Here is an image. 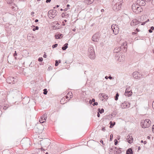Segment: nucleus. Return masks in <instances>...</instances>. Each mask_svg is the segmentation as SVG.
Returning <instances> with one entry per match:
<instances>
[{
  "mask_svg": "<svg viewBox=\"0 0 154 154\" xmlns=\"http://www.w3.org/2000/svg\"><path fill=\"white\" fill-rule=\"evenodd\" d=\"M114 144L115 145H116L118 143V141L116 139H115L114 140Z\"/></svg>",
  "mask_w": 154,
  "mask_h": 154,
  "instance_id": "nucleus-41",
  "label": "nucleus"
},
{
  "mask_svg": "<svg viewBox=\"0 0 154 154\" xmlns=\"http://www.w3.org/2000/svg\"><path fill=\"white\" fill-rule=\"evenodd\" d=\"M130 103L128 102L125 101L122 103L121 105V107L122 109H125L130 107Z\"/></svg>",
  "mask_w": 154,
  "mask_h": 154,
  "instance_id": "nucleus-9",
  "label": "nucleus"
},
{
  "mask_svg": "<svg viewBox=\"0 0 154 154\" xmlns=\"http://www.w3.org/2000/svg\"><path fill=\"white\" fill-rule=\"evenodd\" d=\"M47 117L46 115L44 114L43 116H42L41 117L40 119L39 122L41 123H43L45 121L46 119H47Z\"/></svg>",
  "mask_w": 154,
  "mask_h": 154,
  "instance_id": "nucleus-14",
  "label": "nucleus"
},
{
  "mask_svg": "<svg viewBox=\"0 0 154 154\" xmlns=\"http://www.w3.org/2000/svg\"><path fill=\"white\" fill-rule=\"evenodd\" d=\"M58 45V44H55L54 45H52V47L53 48H55Z\"/></svg>",
  "mask_w": 154,
  "mask_h": 154,
  "instance_id": "nucleus-40",
  "label": "nucleus"
},
{
  "mask_svg": "<svg viewBox=\"0 0 154 154\" xmlns=\"http://www.w3.org/2000/svg\"><path fill=\"white\" fill-rule=\"evenodd\" d=\"M109 124L110 125L109 126V128H112L114 126L113 122L112 121H110L109 122Z\"/></svg>",
  "mask_w": 154,
  "mask_h": 154,
  "instance_id": "nucleus-32",
  "label": "nucleus"
},
{
  "mask_svg": "<svg viewBox=\"0 0 154 154\" xmlns=\"http://www.w3.org/2000/svg\"><path fill=\"white\" fill-rule=\"evenodd\" d=\"M88 56L91 59H94L95 57V52H88Z\"/></svg>",
  "mask_w": 154,
  "mask_h": 154,
  "instance_id": "nucleus-13",
  "label": "nucleus"
},
{
  "mask_svg": "<svg viewBox=\"0 0 154 154\" xmlns=\"http://www.w3.org/2000/svg\"><path fill=\"white\" fill-rule=\"evenodd\" d=\"M71 94L72 95V93H71H71H70V92H69V93H68L67 94V95H69V96H70V95H71Z\"/></svg>",
  "mask_w": 154,
  "mask_h": 154,
  "instance_id": "nucleus-55",
  "label": "nucleus"
},
{
  "mask_svg": "<svg viewBox=\"0 0 154 154\" xmlns=\"http://www.w3.org/2000/svg\"><path fill=\"white\" fill-rule=\"evenodd\" d=\"M43 57L44 58H46V57H47V55H46V54H44L43 55Z\"/></svg>",
  "mask_w": 154,
  "mask_h": 154,
  "instance_id": "nucleus-58",
  "label": "nucleus"
},
{
  "mask_svg": "<svg viewBox=\"0 0 154 154\" xmlns=\"http://www.w3.org/2000/svg\"><path fill=\"white\" fill-rule=\"evenodd\" d=\"M59 7V5H56V6L54 7V8L55 9L56 8Z\"/></svg>",
  "mask_w": 154,
  "mask_h": 154,
  "instance_id": "nucleus-51",
  "label": "nucleus"
},
{
  "mask_svg": "<svg viewBox=\"0 0 154 154\" xmlns=\"http://www.w3.org/2000/svg\"><path fill=\"white\" fill-rule=\"evenodd\" d=\"M119 97V94L118 93L116 94L115 97V99L116 100H117L118 99V97Z\"/></svg>",
  "mask_w": 154,
  "mask_h": 154,
  "instance_id": "nucleus-31",
  "label": "nucleus"
},
{
  "mask_svg": "<svg viewBox=\"0 0 154 154\" xmlns=\"http://www.w3.org/2000/svg\"><path fill=\"white\" fill-rule=\"evenodd\" d=\"M136 3L138 6L144 5V1L143 0H137Z\"/></svg>",
  "mask_w": 154,
  "mask_h": 154,
  "instance_id": "nucleus-15",
  "label": "nucleus"
},
{
  "mask_svg": "<svg viewBox=\"0 0 154 154\" xmlns=\"http://www.w3.org/2000/svg\"><path fill=\"white\" fill-rule=\"evenodd\" d=\"M130 88H126L125 90V95H128V94L127 93L128 91H130Z\"/></svg>",
  "mask_w": 154,
  "mask_h": 154,
  "instance_id": "nucleus-28",
  "label": "nucleus"
},
{
  "mask_svg": "<svg viewBox=\"0 0 154 154\" xmlns=\"http://www.w3.org/2000/svg\"><path fill=\"white\" fill-rule=\"evenodd\" d=\"M93 102H92V101L91 100H90L89 101V103L91 104H93Z\"/></svg>",
  "mask_w": 154,
  "mask_h": 154,
  "instance_id": "nucleus-47",
  "label": "nucleus"
},
{
  "mask_svg": "<svg viewBox=\"0 0 154 154\" xmlns=\"http://www.w3.org/2000/svg\"><path fill=\"white\" fill-rule=\"evenodd\" d=\"M104 112V110L103 108L100 109L99 108L98 109V113L102 114Z\"/></svg>",
  "mask_w": 154,
  "mask_h": 154,
  "instance_id": "nucleus-25",
  "label": "nucleus"
},
{
  "mask_svg": "<svg viewBox=\"0 0 154 154\" xmlns=\"http://www.w3.org/2000/svg\"><path fill=\"white\" fill-rule=\"evenodd\" d=\"M43 59L42 57H39L38 59V61L39 62H42L43 61Z\"/></svg>",
  "mask_w": 154,
  "mask_h": 154,
  "instance_id": "nucleus-43",
  "label": "nucleus"
},
{
  "mask_svg": "<svg viewBox=\"0 0 154 154\" xmlns=\"http://www.w3.org/2000/svg\"><path fill=\"white\" fill-rule=\"evenodd\" d=\"M100 113L97 112V116L98 117H100Z\"/></svg>",
  "mask_w": 154,
  "mask_h": 154,
  "instance_id": "nucleus-57",
  "label": "nucleus"
},
{
  "mask_svg": "<svg viewBox=\"0 0 154 154\" xmlns=\"http://www.w3.org/2000/svg\"><path fill=\"white\" fill-rule=\"evenodd\" d=\"M53 12V9L50 10L48 12V15H50V14L52 15V13Z\"/></svg>",
  "mask_w": 154,
  "mask_h": 154,
  "instance_id": "nucleus-37",
  "label": "nucleus"
},
{
  "mask_svg": "<svg viewBox=\"0 0 154 154\" xmlns=\"http://www.w3.org/2000/svg\"><path fill=\"white\" fill-rule=\"evenodd\" d=\"M111 29L113 33L115 35H117L119 32V28L118 26L116 24H112L111 26Z\"/></svg>",
  "mask_w": 154,
  "mask_h": 154,
  "instance_id": "nucleus-4",
  "label": "nucleus"
},
{
  "mask_svg": "<svg viewBox=\"0 0 154 154\" xmlns=\"http://www.w3.org/2000/svg\"><path fill=\"white\" fill-rule=\"evenodd\" d=\"M94 52V49L92 45L91 46L88 48V52Z\"/></svg>",
  "mask_w": 154,
  "mask_h": 154,
  "instance_id": "nucleus-24",
  "label": "nucleus"
},
{
  "mask_svg": "<svg viewBox=\"0 0 154 154\" xmlns=\"http://www.w3.org/2000/svg\"><path fill=\"white\" fill-rule=\"evenodd\" d=\"M108 78L110 79H113V78L112 77H111V76H109Z\"/></svg>",
  "mask_w": 154,
  "mask_h": 154,
  "instance_id": "nucleus-53",
  "label": "nucleus"
},
{
  "mask_svg": "<svg viewBox=\"0 0 154 154\" xmlns=\"http://www.w3.org/2000/svg\"><path fill=\"white\" fill-rule=\"evenodd\" d=\"M123 3V0H113L112 4L113 10L115 11L120 10Z\"/></svg>",
  "mask_w": 154,
  "mask_h": 154,
  "instance_id": "nucleus-1",
  "label": "nucleus"
},
{
  "mask_svg": "<svg viewBox=\"0 0 154 154\" xmlns=\"http://www.w3.org/2000/svg\"><path fill=\"white\" fill-rule=\"evenodd\" d=\"M132 76L134 78L140 79L142 78V75L139 74L138 72H134L132 74Z\"/></svg>",
  "mask_w": 154,
  "mask_h": 154,
  "instance_id": "nucleus-7",
  "label": "nucleus"
},
{
  "mask_svg": "<svg viewBox=\"0 0 154 154\" xmlns=\"http://www.w3.org/2000/svg\"><path fill=\"white\" fill-rule=\"evenodd\" d=\"M57 14V11L53 9V12L52 13V16H50V17H52V18H54L55 16H56Z\"/></svg>",
  "mask_w": 154,
  "mask_h": 154,
  "instance_id": "nucleus-20",
  "label": "nucleus"
},
{
  "mask_svg": "<svg viewBox=\"0 0 154 154\" xmlns=\"http://www.w3.org/2000/svg\"><path fill=\"white\" fill-rule=\"evenodd\" d=\"M140 31V30L138 28H137L135 30V32H139Z\"/></svg>",
  "mask_w": 154,
  "mask_h": 154,
  "instance_id": "nucleus-54",
  "label": "nucleus"
},
{
  "mask_svg": "<svg viewBox=\"0 0 154 154\" xmlns=\"http://www.w3.org/2000/svg\"><path fill=\"white\" fill-rule=\"evenodd\" d=\"M38 19H35V23H37L38 22Z\"/></svg>",
  "mask_w": 154,
  "mask_h": 154,
  "instance_id": "nucleus-61",
  "label": "nucleus"
},
{
  "mask_svg": "<svg viewBox=\"0 0 154 154\" xmlns=\"http://www.w3.org/2000/svg\"><path fill=\"white\" fill-rule=\"evenodd\" d=\"M59 64V63L57 60H56L55 62V66H58Z\"/></svg>",
  "mask_w": 154,
  "mask_h": 154,
  "instance_id": "nucleus-39",
  "label": "nucleus"
},
{
  "mask_svg": "<svg viewBox=\"0 0 154 154\" xmlns=\"http://www.w3.org/2000/svg\"><path fill=\"white\" fill-rule=\"evenodd\" d=\"M9 107V106H8L7 105H5L4 106H2V107L3 108V109L4 110H6Z\"/></svg>",
  "mask_w": 154,
  "mask_h": 154,
  "instance_id": "nucleus-35",
  "label": "nucleus"
},
{
  "mask_svg": "<svg viewBox=\"0 0 154 154\" xmlns=\"http://www.w3.org/2000/svg\"><path fill=\"white\" fill-rule=\"evenodd\" d=\"M7 82L9 84H14L17 81V79L13 77H9L6 80Z\"/></svg>",
  "mask_w": 154,
  "mask_h": 154,
  "instance_id": "nucleus-6",
  "label": "nucleus"
},
{
  "mask_svg": "<svg viewBox=\"0 0 154 154\" xmlns=\"http://www.w3.org/2000/svg\"><path fill=\"white\" fill-rule=\"evenodd\" d=\"M104 99H105V100H107L108 98V96L106 95V94L103 93H100L99 94Z\"/></svg>",
  "mask_w": 154,
  "mask_h": 154,
  "instance_id": "nucleus-19",
  "label": "nucleus"
},
{
  "mask_svg": "<svg viewBox=\"0 0 154 154\" xmlns=\"http://www.w3.org/2000/svg\"><path fill=\"white\" fill-rule=\"evenodd\" d=\"M100 142L101 143H102V144L103 145H105V144L103 143V140H100Z\"/></svg>",
  "mask_w": 154,
  "mask_h": 154,
  "instance_id": "nucleus-48",
  "label": "nucleus"
},
{
  "mask_svg": "<svg viewBox=\"0 0 154 154\" xmlns=\"http://www.w3.org/2000/svg\"><path fill=\"white\" fill-rule=\"evenodd\" d=\"M141 23L140 22L136 19H134L131 23V25L132 26H134L140 24Z\"/></svg>",
  "mask_w": 154,
  "mask_h": 154,
  "instance_id": "nucleus-12",
  "label": "nucleus"
},
{
  "mask_svg": "<svg viewBox=\"0 0 154 154\" xmlns=\"http://www.w3.org/2000/svg\"><path fill=\"white\" fill-rule=\"evenodd\" d=\"M151 123V121L149 119L142 120L141 122V125L142 128H148Z\"/></svg>",
  "mask_w": 154,
  "mask_h": 154,
  "instance_id": "nucleus-2",
  "label": "nucleus"
},
{
  "mask_svg": "<svg viewBox=\"0 0 154 154\" xmlns=\"http://www.w3.org/2000/svg\"><path fill=\"white\" fill-rule=\"evenodd\" d=\"M68 44L67 43H65L62 47V49L63 50H66L68 48Z\"/></svg>",
  "mask_w": 154,
  "mask_h": 154,
  "instance_id": "nucleus-23",
  "label": "nucleus"
},
{
  "mask_svg": "<svg viewBox=\"0 0 154 154\" xmlns=\"http://www.w3.org/2000/svg\"><path fill=\"white\" fill-rule=\"evenodd\" d=\"M132 8L133 10H137L140 12H141L142 11V9L140 8V7H138V5H135L134 4L132 5Z\"/></svg>",
  "mask_w": 154,
  "mask_h": 154,
  "instance_id": "nucleus-10",
  "label": "nucleus"
},
{
  "mask_svg": "<svg viewBox=\"0 0 154 154\" xmlns=\"http://www.w3.org/2000/svg\"><path fill=\"white\" fill-rule=\"evenodd\" d=\"M12 92L13 94H15L16 93H18V94L20 95L21 93L20 92V90H17L16 89H13Z\"/></svg>",
  "mask_w": 154,
  "mask_h": 154,
  "instance_id": "nucleus-22",
  "label": "nucleus"
},
{
  "mask_svg": "<svg viewBox=\"0 0 154 154\" xmlns=\"http://www.w3.org/2000/svg\"><path fill=\"white\" fill-rule=\"evenodd\" d=\"M34 12L33 11H32L31 13V15L32 16H34Z\"/></svg>",
  "mask_w": 154,
  "mask_h": 154,
  "instance_id": "nucleus-49",
  "label": "nucleus"
},
{
  "mask_svg": "<svg viewBox=\"0 0 154 154\" xmlns=\"http://www.w3.org/2000/svg\"><path fill=\"white\" fill-rule=\"evenodd\" d=\"M63 36V35L62 34L60 33H57L55 35V37L57 39H60L62 38Z\"/></svg>",
  "mask_w": 154,
  "mask_h": 154,
  "instance_id": "nucleus-16",
  "label": "nucleus"
},
{
  "mask_svg": "<svg viewBox=\"0 0 154 154\" xmlns=\"http://www.w3.org/2000/svg\"><path fill=\"white\" fill-rule=\"evenodd\" d=\"M91 100L92 101V102H93V103L94 102H95V100L94 98H93Z\"/></svg>",
  "mask_w": 154,
  "mask_h": 154,
  "instance_id": "nucleus-59",
  "label": "nucleus"
},
{
  "mask_svg": "<svg viewBox=\"0 0 154 154\" xmlns=\"http://www.w3.org/2000/svg\"><path fill=\"white\" fill-rule=\"evenodd\" d=\"M51 0H46V3H49L51 2Z\"/></svg>",
  "mask_w": 154,
  "mask_h": 154,
  "instance_id": "nucleus-50",
  "label": "nucleus"
},
{
  "mask_svg": "<svg viewBox=\"0 0 154 154\" xmlns=\"http://www.w3.org/2000/svg\"><path fill=\"white\" fill-rule=\"evenodd\" d=\"M17 53L16 51H14V54H13V56L14 57H15V59H17V57H16V56H17Z\"/></svg>",
  "mask_w": 154,
  "mask_h": 154,
  "instance_id": "nucleus-38",
  "label": "nucleus"
},
{
  "mask_svg": "<svg viewBox=\"0 0 154 154\" xmlns=\"http://www.w3.org/2000/svg\"><path fill=\"white\" fill-rule=\"evenodd\" d=\"M140 21L141 22V25H144L146 23L149 21L148 16L146 15H143L141 16Z\"/></svg>",
  "mask_w": 154,
  "mask_h": 154,
  "instance_id": "nucleus-3",
  "label": "nucleus"
},
{
  "mask_svg": "<svg viewBox=\"0 0 154 154\" xmlns=\"http://www.w3.org/2000/svg\"><path fill=\"white\" fill-rule=\"evenodd\" d=\"M39 28L38 26H35L34 28L32 29V30L34 31H35L36 30H38V29Z\"/></svg>",
  "mask_w": 154,
  "mask_h": 154,
  "instance_id": "nucleus-36",
  "label": "nucleus"
},
{
  "mask_svg": "<svg viewBox=\"0 0 154 154\" xmlns=\"http://www.w3.org/2000/svg\"><path fill=\"white\" fill-rule=\"evenodd\" d=\"M10 15L9 13H5L3 17V20L5 22H6L8 19V17Z\"/></svg>",
  "mask_w": 154,
  "mask_h": 154,
  "instance_id": "nucleus-17",
  "label": "nucleus"
},
{
  "mask_svg": "<svg viewBox=\"0 0 154 154\" xmlns=\"http://www.w3.org/2000/svg\"><path fill=\"white\" fill-rule=\"evenodd\" d=\"M100 36V35L99 33H96L92 36V40L93 42H97L99 41Z\"/></svg>",
  "mask_w": 154,
  "mask_h": 154,
  "instance_id": "nucleus-5",
  "label": "nucleus"
},
{
  "mask_svg": "<svg viewBox=\"0 0 154 154\" xmlns=\"http://www.w3.org/2000/svg\"><path fill=\"white\" fill-rule=\"evenodd\" d=\"M124 50L126 49V47L121 46L119 47H116L114 50L113 52L114 53H119L120 51H122L123 49Z\"/></svg>",
  "mask_w": 154,
  "mask_h": 154,
  "instance_id": "nucleus-8",
  "label": "nucleus"
},
{
  "mask_svg": "<svg viewBox=\"0 0 154 154\" xmlns=\"http://www.w3.org/2000/svg\"><path fill=\"white\" fill-rule=\"evenodd\" d=\"M126 139L127 141L130 144L133 143V138L132 136H130V134L128 135L126 137Z\"/></svg>",
  "mask_w": 154,
  "mask_h": 154,
  "instance_id": "nucleus-11",
  "label": "nucleus"
},
{
  "mask_svg": "<svg viewBox=\"0 0 154 154\" xmlns=\"http://www.w3.org/2000/svg\"><path fill=\"white\" fill-rule=\"evenodd\" d=\"M128 95H125V96H128V97H130L131 96L132 94V92L131 90H130V91H128L127 92Z\"/></svg>",
  "mask_w": 154,
  "mask_h": 154,
  "instance_id": "nucleus-27",
  "label": "nucleus"
},
{
  "mask_svg": "<svg viewBox=\"0 0 154 154\" xmlns=\"http://www.w3.org/2000/svg\"><path fill=\"white\" fill-rule=\"evenodd\" d=\"M59 24L58 23H56V24L55 25H56V26H58L59 25Z\"/></svg>",
  "mask_w": 154,
  "mask_h": 154,
  "instance_id": "nucleus-62",
  "label": "nucleus"
},
{
  "mask_svg": "<svg viewBox=\"0 0 154 154\" xmlns=\"http://www.w3.org/2000/svg\"><path fill=\"white\" fill-rule=\"evenodd\" d=\"M68 9V8H66L64 10L65 11H67Z\"/></svg>",
  "mask_w": 154,
  "mask_h": 154,
  "instance_id": "nucleus-63",
  "label": "nucleus"
},
{
  "mask_svg": "<svg viewBox=\"0 0 154 154\" xmlns=\"http://www.w3.org/2000/svg\"><path fill=\"white\" fill-rule=\"evenodd\" d=\"M34 38L33 36H28V39L30 41L31 38Z\"/></svg>",
  "mask_w": 154,
  "mask_h": 154,
  "instance_id": "nucleus-42",
  "label": "nucleus"
},
{
  "mask_svg": "<svg viewBox=\"0 0 154 154\" xmlns=\"http://www.w3.org/2000/svg\"><path fill=\"white\" fill-rule=\"evenodd\" d=\"M102 130L103 131H105L106 130H105V127H103L102 128Z\"/></svg>",
  "mask_w": 154,
  "mask_h": 154,
  "instance_id": "nucleus-46",
  "label": "nucleus"
},
{
  "mask_svg": "<svg viewBox=\"0 0 154 154\" xmlns=\"http://www.w3.org/2000/svg\"><path fill=\"white\" fill-rule=\"evenodd\" d=\"M152 132L154 133V124L152 128Z\"/></svg>",
  "mask_w": 154,
  "mask_h": 154,
  "instance_id": "nucleus-52",
  "label": "nucleus"
},
{
  "mask_svg": "<svg viewBox=\"0 0 154 154\" xmlns=\"http://www.w3.org/2000/svg\"><path fill=\"white\" fill-rule=\"evenodd\" d=\"M137 32H133L132 33V35H135V34H137Z\"/></svg>",
  "mask_w": 154,
  "mask_h": 154,
  "instance_id": "nucleus-60",
  "label": "nucleus"
},
{
  "mask_svg": "<svg viewBox=\"0 0 154 154\" xmlns=\"http://www.w3.org/2000/svg\"><path fill=\"white\" fill-rule=\"evenodd\" d=\"M92 105L93 106H97L98 105V103L97 102H94V103L92 104Z\"/></svg>",
  "mask_w": 154,
  "mask_h": 154,
  "instance_id": "nucleus-44",
  "label": "nucleus"
},
{
  "mask_svg": "<svg viewBox=\"0 0 154 154\" xmlns=\"http://www.w3.org/2000/svg\"><path fill=\"white\" fill-rule=\"evenodd\" d=\"M133 152L131 148H128L126 151V154H133Z\"/></svg>",
  "mask_w": 154,
  "mask_h": 154,
  "instance_id": "nucleus-21",
  "label": "nucleus"
},
{
  "mask_svg": "<svg viewBox=\"0 0 154 154\" xmlns=\"http://www.w3.org/2000/svg\"><path fill=\"white\" fill-rule=\"evenodd\" d=\"M105 79H108L109 77H108L107 76H106L105 77Z\"/></svg>",
  "mask_w": 154,
  "mask_h": 154,
  "instance_id": "nucleus-64",
  "label": "nucleus"
},
{
  "mask_svg": "<svg viewBox=\"0 0 154 154\" xmlns=\"http://www.w3.org/2000/svg\"><path fill=\"white\" fill-rule=\"evenodd\" d=\"M121 148H119V149H118L117 151H114L115 153L116 154H119L121 153L122 152L121 149Z\"/></svg>",
  "mask_w": 154,
  "mask_h": 154,
  "instance_id": "nucleus-26",
  "label": "nucleus"
},
{
  "mask_svg": "<svg viewBox=\"0 0 154 154\" xmlns=\"http://www.w3.org/2000/svg\"><path fill=\"white\" fill-rule=\"evenodd\" d=\"M8 3L11 4L13 2L14 0H6Z\"/></svg>",
  "mask_w": 154,
  "mask_h": 154,
  "instance_id": "nucleus-34",
  "label": "nucleus"
},
{
  "mask_svg": "<svg viewBox=\"0 0 154 154\" xmlns=\"http://www.w3.org/2000/svg\"><path fill=\"white\" fill-rule=\"evenodd\" d=\"M52 29L53 30H56L59 29V26H56V25H54L53 26H52Z\"/></svg>",
  "mask_w": 154,
  "mask_h": 154,
  "instance_id": "nucleus-29",
  "label": "nucleus"
},
{
  "mask_svg": "<svg viewBox=\"0 0 154 154\" xmlns=\"http://www.w3.org/2000/svg\"><path fill=\"white\" fill-rule=\"evenodd\" d=\"M112 138H113V135H112V134H111L110 135V141H111L112 140Z\"/></svg>",
  "mask_w": 154,
  "mask_h": 154,
  "instance_id": "nucleus-45",
  "label": "nucleus"
},
{
  "mask_svg": "<svg viewBox=\"0 0 154 154\" xmlns=\"http://www.w3.org/2000/svg\"><path fill=\"white\" fill-rule=\"evenodd\" d=\"M94 1V0H84V2L87 5H89L92 3Z\"/></svg>",
  "mask_w": 154,
  "mask_h": 154,
  "instance_id": "nucleus-18",
  "label": "nucleus"
},
{
  "mask_svg": "<svg viewBox=\"0 0 154 154\" xmlns=\"http://www.w3.org/2000/svg\"><path fill=\"white\" fill-rule=\"evenodd\" d=\"M152 106L153 109H154V101L152 103Z\"/></svg>",
  "mask_w": 154,
  "mask_h": 154,
  "instance_id": "nucleus-56",
  "label": "nucleus"
},
{
  "mask_svg": "<svg viewBox=\"0 0 154 154\" xmlns=\"http://www.w3.org/2000/svg\"><path fill=\"white\" fill-rule=\"evenodd\" d=\"M154 29V27L152 26L151 27L150 29L148 30L149 33H152L153 32V30Z\"/></svg>",
  "mask_w": 154,
  "mask_h": 154,
  "instance_id": "nucleus-30",
  "label": "nucleus"
},
{
  "mask_svg": "<svg viewBox=\"0 0 154 154\" xmlns=\"http://www.w3.org/2000/svg\"><path fill=\"white\" fill-rule=\"evenodd\" d=\"M47 92H48V91H47V89H46V88L44 89L43 90V94L45 95H46L47 94Z\"/></svg>",
  "mask_w": 154,
  "mask_h": 154,
  "instance_id": "nucleus-33",
  "label": "nucleus"
}]
</instances>
